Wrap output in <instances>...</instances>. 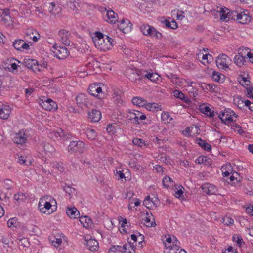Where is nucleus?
<instances>
[{"mask_svg": "<svg viewBox=\"0 0 253 253\" xmlns=\"http://www.w3.org/2000/svg\"><path fill=\"white\" fill-rule=\"evenodd\" d=\"M132 103L139 107H145L146 100L140 97H134L132 99Z\"/></svg>", "mask_w": 253, "mask_h": 253, "instance_id": "c756f323", "label": "nucleus"}, {"mask_svg": "<svg viewBox=\"0 0 253 253\" xmlns=\"http://www.w3.org/2000/svg\"><path fill=\"white\" fill-rule=\"evenodd\" d=\"M102 12H106V16L104 18L105 21L112 24H114L118 21L117 14L112 10H107L106 8H101Z\"/></svg>", "mask_w": 253, "mask_h": 253, "instance_id": "ddd939ff", "label": "nucleus"}, {"mask_svg": "<svg viewBox=\"0 0 253 253\" xmlns=\"http://www.w3.org/2000/svg\"><path fill=\"white\" fill-rule=\"evenodd\" d=\"M163 184L164 186L168 188L173 186V182L170 177L165 176L163 179Z\"/></svg>", "mask_w": 253, "mask_h": 253, "instance_id": "ea45409f", "label": "nucleus"}, {"mask_svg": "<svg viewBox=\"0 0 253 253\" xmlns=\"http://www.w3.org/2000/svg\"><path fill=\"white\" fill-rule=\"evenodd\" d=\"M232 11H230L227 13H225V11H222L220 13V19L224 22H227L230 19H232V15L231 14Z\"/></svg>", "mask_w": 253, "mask_h": 253, "instance_id": "58836bf2", "label": "nucleus"}, {"mask_svg": "<svg viewBox=\"0 0 253 253\" xmlns=\"http://www.w3.org/2000/svg\"><path fill=\"white\" fill-rule=\"evenodd\" d=\"M53 204H56L55 199L51 196L46 195L40 199L38 208L41 212L46 214H50L53 212V210L51 212L48 211V212H47L46 210H49Z\"/></svg>", "mask_w": 253, "mask_h": 253, "instance_id": "f03ea898", "label": "nucleus"}, {"mask_svg": "<svg viewBox=\"0 0 253 253\" xmlns=\"http://www.w3.org/2000/svg\"><path fill=\"white\" fill-rule=\"evenodd\" d=\"M13 46L14 48L18 51L28 50L29 48V45L21 39L15 40L13 42Z\"/></svg>", "mask_w": 253, "mask_h": 253, "instance_id": "dca6fc26", "label": "nucleus"}, {"mask_svg": "<svg viewBox=\"0 0 253 253\" xmlns=\"http://www.w3.org/2000/svg\"><path fill=\"white\" fill-rule=\"evenodd\" d=\"M223 219L224 223L227 225H232L234 223L233 219L229 217H225Z\"/></svg>", "mask_w": 253, "mask_h": 253, "instance_id": "bf43d9fd", "label": "nucleus"}, {"mask_svg": "<svg viewBox=\"0 0 253 253\" xmlns=\"http://www.w3.org/2000/svg\"><path fill=\"white\" fill-rule=\"evenodd\" d=\"M76 102L78 106L82 108H88L89 100L86 95L80 94L76 97Z\"/></svg>", "mask_w": 253, "mask_h": 253, "instance_id": "4468645a", "label": "nucleus"}, {"mask_svg": "<svg viewBox=\"0 0 253 253\" xmlns=\"http://www.w3.org/2000/svg\"><path fill=\"white\" fill-rule=\"evenodd\" d=\"M152 37H156L157 39H161L162 37V34L156 30V29L154 28V31H153L152 35H151Z\"/></svg>", "mask_w": 253, "mask_h": 253, "instance_id": "680f3d73", "label": "nucleus"}, {"mask_svg": "<svg viewBox=\"0 0 253 253\" xmlns=\"http://www.w3.org/2000/svg\"><path fill=\"white\" fill-rule=\"evenodd\" d=\"M235 115V113L233 111L225 110L219 115V117L222 122L226 124L227 122L229 123L233 121V116H234L235 118L237 117Z\"/></svg>", "mask_w": 253, "mask_h": 253, "instance_id": "9b49d317", "label": "nucleus"}, {"mask_svg": "<svg viewBox=\"0 0 253 253\" xmlns=\"http://www.w3.org/2000/svg\"><path fill=\"white\" fill-rule=\"evenodd\" d=\"M86 134L87 138L91 140H94L97 136L96 131L92 129H87L86 131Z\"/></svg>", "mask_w": 253, "mask_h": 253, "instance_id": "79ce46f5", "label": "nucleus"}, {"mask_svg": "<svg viewBox=\"0 0 253 253\" xmlns=\"http://www.w3.org/2000/svg\"><path fill=\"white\" fill-rule=\"evenodd\" d=\"M212 78L215 81L217 82L222 81L223 80V79L221 78V77H224V75L218 73L216 72L215 71L213 72V73L212 74Z\"/></svg>", "mask_w": 253, "mask_h": 253, "instance_id": "8fccbe9b", "label": "nucleus"}, {"mask_svg": "<svg viewBox=\"0 0 253 253\" xmlns=\"http://www.w3.org/2000/svg\"><path fill=\"white\" fill-rule=\"evenodd\" d=\"M137 234H138L137 235V238H138L137 242H138L139 245H141L140 247H142V243L144 241V236L142 234H141L138 232L137 233Z\"/></svg>", "mask_w": 253, "mask_h": 253, "instance_id": "0e129e2a", "label": "nucleus"}, {"mask_svg": "<svg viewBox=\"0 0 253 253\" xmlns=\"http://www.w3.org/2000/svg\"><path fill=\"white\" fill-rule=\"evenodd\" d=\"M31 34H34V32L33 31H29V33H26V36L25 37V38L28 37L29 36H30V38L31 39H32L33 41L34 42H37L38 40L40 39V35H39V33H37V36L36 35H34L33 36V37H31Z\"/></svg>", "mask_w": 253, "mask_h": 253, "instance_id": "603ef678", "label": "nucleus"}, {"mask_svg": "<svg viewBox=\"0 0 253 253\" xmlns=\"http://www.w3.org/2000/svg\"><path fill=\"white\" fill-rule=\"evenodd\" d=\"M92 40L95 47L101 50L106 51L112 47L113 39L100 32L95 33Z\"/></svg>", "mask_w": 253, "mask_h": 253, "instance_id": "f257e3e1", "label": "nucleus"}, {"mask_svg": "<svg viewBox=\"0 0 253 253\" xmlns=\"http://www.w3.org/2000/svg\"><path fill=\"white\" fill-rule=\"evenodd\" d=\"M233 241L235 242L238 247H242L245 244L241 236L239 234H234L232 237Z\"/></svg>", "mask_w": 253, "mask_h": 253, "instance_id": "e433bc0d", "label": "nucleus"}, {"mask_svg": "<svg viewBox=\"0 0 253 253\" xmlns=\"http://www.w3.org/2000/svg\"><path fill=\"white\" fill-rule=\"evenodd\" d=\"M107 131L109 133H114L115 132V128L112 125L109 124L106 128Z\"/></svg>", "mask_w": 253, "mask_h": 253, "instance_id": "69168bd1", "label": "nucleus"}, {"mask_svg": "<svg viewBox=\"0 0 253 253\" xmlns=\"http://www.w3.org/2000/svg\"><path fill=\"white\" fill-rule=\"evenodd\" d=\"M59 36L60 38V41L63 44L68 46L70 45V37L71 34L69 31L64 29L61 30L59 31Z\"/></svg>", "mask_w": 253, "mask_h": 253, "instance_id": "2eb2a0df", "label": "nucleus"}, {"mask_svg": "<svg viewBox=\"0 0 253 253\" xmlns=\"http://www.w3.org/2000/svg\"><path fill=\"white\" fill-rule=\"evenodd\" d=\"M221 170L224 177H228L232 172L231 166L230 164L223 165L221 168Z\"/></svg>", "mask_w": 253, "mask_h": 253, "instance_id": "473e14b6", "label": "nucleus"}, {"mask_svg": "<svg viewBox=\"0 0 253 253\" xmlns=\"http://www.w3.org/2000/svg\"><path fill=\"white\" fill-rule=\"evenodd\" d=\"M136 244H135V246ZM123 247H126L123 249V253H135V245L133 243L129 242V244H125Z\"/></svg>", "mask_w": 253, "mask_h": 253, "instance_id": "7c9ffc66", "label": "nucleus"}, {"mask_svg": "<svg viewBox=\"0 0 253 253\" xmlns=\"http://www.w3.org/2000/svg\"><path fill=\"white\" fill-rule=\"evenodd\" d=\"M140 29L143 35L151 36L154 28L147 24H143L140 26Z\"/></svg>", "mask_w": 253, "mask_h": 253, "instance_id": "5701e85b", "label": "nucleus"}, {"mask_svg": "<svg viewBox=\"0 0 253 253\" xmlns=\"http://www.w3.org/2000/svg\"><path fill=\"white\" fill-rule=\"evenodd\" d=\"M56 136H59L61 138L67 139L69 138V134L65 132L61 129H59L56 133Z\"/></svg>", "mask_w": 253, "mask_h": 253, "instance_id": "09e8293b", "label": "nucleus"}, {"mask_svg": "<svg viewBox=\"0 0 253 253\" xmlns=\"http://www.w3.org/2000/svg\"><path fill=\"white\" fill-rule=\"evenodd\" d=\"M201 87L204 90H207L210 91H214L216 86L211 84L203 83L201 84Z\"/></svg>", "mask_w": 253, "mask_h": 253, "instance_id": "37998d69", "label": "nucleus"}, {"mask_svg": "<svg viewBox=\"0 0 253 253\" xmlns=\"http://www.w3.org/2000/svg\"><path fill=\"white\" fill-rule=\"evenodd\" d=\"M62 239L61 238H55V240L52 241V244L55 247H58L59 245L62 243Z\"/></svg>", "mask_w": 253, "mask_h": 253, "instance_id": "e2e57ef3", "label": "nucleus"}, {"mask_svg": "<svg viewBox=\"0 0 253 253\" xmlns=\"http://www.w3.org/2000/svg\"><path fill=\"white\" fill-rule=\"evenodd\" d=\"M47 6L49 12L53 15L58 14L61 12V8L54 2L49 3Z\"/></svg>", "mask_w": 253, "mask_h": 253, "instance_id": "4be33fe9", "label": "nucleus"}, {"mask_svg": "<svg viewBox=\"0 0 253 253\" xmlns=\"http://www.w3.org/2000/svg\"><path fill=\"white\" fill-rule=\"evenodd\" d=\"M26 198V196L24 194L21 192L15 194L14 199L17 201L18 203H20L24 201Z\"/></svg>", "mask_w": 253, "mask_h": 253, "instance_id": "49530a36", "label": "nucleus"}, {"mask_svg": "<svg viewBox=\"0 0 253 253\" xmlns=\"http://www.w3.org/2000/svg\"><path fill=\"white\" fill-rule=\"evenodd\" d=\"M200 111L206 115L207 116L210 117H213L214 116V112L213 110H211V108L206 105L205 104H203L200 105L199 107Z\"/></svg>", "mask_w": 253, "mask_h": 253, "instance_id": "412c9836", "label": "nucleus"}, {"mask_svg": "<svg viewBox=\"0 0 253 253\" xmlns=\"http://www.w3.org/2000/svg\"><path fill=\"white\" fill-rule=\"evenodd\" d=\"M196 143L204 150L209 151L211 150V145L200 138L196 139Z\"/></svg>", "mask_w": 253, "mask_h": 253, "instance_id": "cd10ccee", "label": "nucleus"}, {"mask_svg": "<svg viewBox=\"0 0 253 253\" xmlns=\"http://www.w3.org/2000/svg\"><path fill=\"white\" fill-rule=\"evenodd\" d=\"M37 64V61L32 59H25L23 64L29 69L34 70V67Z\"/></svg>", "mask_w": 253, "mask_h": 253, "instance_id": "f704fd0d", "label": "nucleus"}, {"mask_svg": "<svg viewBox=\"0 0 253 253\" xmlns=\"http://www.w3.org/2000/svg\"><path fill=\"white\" fill-rule=\"evenodd\" d=\"M64 190L67 194L71 195L74 193L75 189L69 185H66L64 187Z\"/></svg>", "mask_w": 253, "mask_h": 253, "instance_id": "6e6d98bb", "label": "nucleus"}, {"mask_svg": "<svg viewBox=\"0 0 253 253\" xmlns=\"http://www.w3.org/2000/svg\"><path fill=\"white\" fill-rule=\"evenodd\" d=\"M143 205L148 209L153 208V200L149 196H147L143 201Z\"/></svg>", "mask_w": 253, "mask_h": 253, "instance_id": "a18cd8bd", "label": "nucleus"}, {"mask_svg": "<svg viewBox=\"0 0 253 253\" xmlns=\"http://www.w3.org/2000/svg\"><path fill=\"white\" fill-rule=\"evenodd\" d=\"M27 139L24 131L20 130L19 133H16L14 137V142L18 144H23L25 143Z\"/></svg>", "mask_w": 253, "mask_h": 253, "instance_id": "aec40b11", "label": "nucleus"}, {"mask_svg": "<svg viewBox=\"0 0 253 253\" xmlns=\"http://www.w3.org/2000/svg\"><path fill=\"white\" fill-rule=\"evenodd\" d=\"M88 118L93 122H98L101 118L100 111L96 109H92L91 112L88 113Z\"/></svg>", "mask_w": 253, "mask_h": 253, "instance_id": "6ab92c4d", "label": "nucleus"}, {"mask_svg": "<svg viewBox=\"0 0 253 253\" xmlns=\"http://www.w3.org/2000/svg\"><path fill=\"white\" fill-rule=\"evenodd\" d=\"M159 76L157 74L148 72L147 71H143V79L146 78L150 80L155 82L158 80Z\"/></svg>", "mask_w": 253, "mask_h": 253, "instance_id": "72a5a7b5", "label": "nucleus"}, {"mask_svg": "<svg viewBox=\"0 0 253 253\" xmlns=\"http://www.w3.org/2000/svg\"><path fill=\"white\" fill-rule=\"evenodd\" d=\"M145 108L151 111H158L159 110H161V105L159 104L156 103H146Z\"/></svg>", "mask_w": 253, "mask_h": 253, "instance_id": "393cba45", "label": "nucleus"}, {"mask_svg": "<svg viewBox=\"0 0 253 253\" xmlns=\"http://www.w3.org/2000/svg\"><path fill=\"white\" fill-rule=\"evenodd\" d=\"M231 14L233 20H236L239 23L242 24H247L251 20V17L248 14L247 11H241L239 12L235 10L232 11Z\"/></svg>", "mask_w": 253, "mask_h": 253, "instance_id": "7ed1b4c3", "label": "nucleus"}, {"mask_svg": "<svg viewBox=\"0 0 253 253\" xmlns=\"http://www.w3.org/2000/svg\"><path fill=\"white\" fill-rule=\"evenodd\" d=\"M52 51L54 56L56 57L59 59H64L68 56L69 52L66 47L63 46H56V45H54L52 47Z\"/></svg>", "mask_w": 253, "mask_h": 253, "instance_id": "423d86ee", "label": "nucleus"}, {"mask_svg": "<svg viewBox=\"0 0 253 253\" xmlns=\"http://www.w3.org/2000/svg\"><path fill=\"white\" fill-rule=\"evenodd\" d=\"M85 148V144L81 141H71L68 147V151L82 153Z\"/></svg>", "mask_w": 253, "mask_h": 253, "instance_id": "6e6552de", "label": "nucleus"}, {"mask_svg": "<svg viewBox=\"0 0 253 253\" xmlns=\"http://www.w3.org/2000/svg\"><path fill=\"white\" fill-rule=\"evenodd\" d=\"M84 244L87 246L88 249L92 251H96L98 248V242L94 239H88L85 238Z\"/></svg>", "mask_w": 253, "mask_h": 253, "instance_id": "a211bd4d", "label": "nucleus"}, {"mask_svg": "<svg viewBox=\"0 0 253 253\" xmlns=\"http://www.w3.org/2000/svg\"><path fill=\"white\" fill-rule=\"evenodd\" d=\"M174 96L176 98H179L181 100H184L185 99V95L182 92L178 90H175L174 91Z\"/></svg>", "mask_w": 253, "mask_h": 253, "instance_id": "4d7b16f0", "label": "nucleus"}, {"mask_svg": "<svg viewBox=\"0 0 253 253\" xmlns=\"http://www.w3.org/2000/svg\"><path fill=\"white\" fill-rule=\"evenodd\" d=\"M246 95L250 98H253V87L250 84H246Z\"/></svg>", "mask_w": 253, "mask_h": 253, "instance_id": "3c124183", "label": "nucleus"}, {"mask_svg": "<svg viewBox=\"0 0 253 253\" xmlns=\"http://www.w3.org/2000/svg\"><path fill=\"white\" fill-rule=\"evenodd\" d=\"M54 168L58 170L60 172H62L65 170V167L63 165V164H60L59 163H56L54 165Z\"/></svg>", "mask_w": 253, "mask_h": 253, "instance_id": "052dcab7", "label": "nucleus"}, {"mask_svg": "<svg viewBox=\"0 0 253 253\" xmlns=\"http://www.w3.org/2000/svg\"><path fill=\"white\" fill-rule=\"evenodd\" d=\"M195 162L198 164H204L207 166H210L211 164V159L205 156L198 157L196 159Z\"/></svg>", "mask_w": 253, "mask_h": 253, "instance_id": "bb28decb", "label": "nucleus"}, {"mask_svg": "<svg viewBox=\"0 0 253 253\" xmlns=\"http://www.w3.org/2000/svg\"><path fill=\"white\" fill-rule=\"evenodd\" d=\"M154 168L157 171V172L162 174H163L164 171L163 169L164 168L161 165H156L154 167Z\"/></svg>", "mask_w": 253, "mask_h": 253, "instance_id": "774afa93", "label": "nucleus"}, {"mask_svg": "<svg viewBox=\"0 0 253 253\" xmlns=\"http://www.w3.org/2000/svg\"><path fill=\"white\" fill-rule=\"evenodd\" d=\"M201 188L203 192L208 195H220L217 188L213 184L205 183L201 186Z\"/></svg>", "mask_w": 253, "mask_h": 253, "instance_id": "f8f14e48", "label": "nucleus"}, {"mask_svg": "<svg viewBox=\"0 0 253 253\" xmlns=\"http://www.w3.org/2000/svg\"><path fill=\"white\" fill-rule=\"evenodd\" d=\"M234 103L240 109H242L244 107V98L241 96H237L234 99Z\"/></svg>", "mask_w": 253, "mask_h": 253, "instance_id": "a19ab883", "label": "nucleus"}, {"mask_svg": "<svg viewBox=\"0 0 253 253\" xmlns=\"http://www.w3.org/2000/svg\"><path fill=\"white\" fill-rule=\"evenodd\" d=\"M43 149L46 153H51L54 151L53 147L49 143L45 144Z\"/></svg>", "mask_w": 253, "mask_h": 253, "instance_id": "864d4df0", "label": "nucleus"}, {"mask_svg": "<svg viewBox=\"0 0 253 253\" xmlns=\"http://www.w3.org/2000/svg\"><path fill=\"white\" fill-rule=\"evenodd\" d=\"M234 63L238 66L241 67L246 62L245 56H243L241 53L238 52V55H236L234 58Z\"/></svg>", "mask_w": 253, "mask_h": 253, "instance_id": "2f4dec72", "label": "nucleus"}, {"mask_svg": "<svg viewBox=\"0 0 253 253\" xmlns=\"http://www.w3.org/2000/svg\"><path fill=\"white\" fill-rule=\"evenodd\" d=\"M0 18V21L3 22L4 24L8 25H10V22L11 21V18L10 16H7V15H6V16H2Z\"/></svg>", "mask_w": 253, "mask_h": 253, "instance_id": "5fc2aeb1", "label": "nucleus"}, {"mask_svg": "<svg viewBox=\"0 0 253 253\" xmlns=\"http://www.w3.org/2000/svg\"><path fill=\"white\" fill-rule=\"evenodd\" d=\"M146 217L144 219V223L147 227H155L156 224L154 221V218L153 215L151 213L150 215L147 213Z\"/></svg>", "mask_w": 253, "mask_h": 253, "instance_id": "a878e982", "label": "nucleus"}, {"mask_svg": "<svg viewBox=\"0 0 253 253\" xmlns=\"http://www.w3.org/2000/svg\"><path fill=\"white\" fill-rule=\"evenodd\" d=\"M44 66H42V65L39 64L38 63V62H37V64H36V65L35 66L34 70H33V71L35 72V70H37L38 71H42V68H45L47 66V64H44Z\"/></svg>", "mask_w": 253, "mask_h": 253, "instance_id": "338daca9", "label": "nucleus"}, {"mask_svg": "<svg viewBox=\"0 0 253 253\" xmlns=\"http://www.w3.org/2000/svg\"><path fill=\"white\" fill-rule=\"evenodd\" d=\"M128 79L132 82L140 81L143 79V71L131 69L127 73Z\"/></svg>", "mask_w": 253, "mask_h": 253, "instance_id": "1a4fd4ad", "label": "nucleus"}, {"mask_svg": "<svg viewBox=\"0 0 253 253\" xmlns=\"http://www.w3.org/2000/svg\"><path fill=\"white\" fill-rule=\"evenodd\" d=\"M10 113L11 108L9 106H5L0 109V118L2 119H7Z\"/></svg>", "mask_w": 253, "mask_h": 253, "instance_id": "b1692460", "label": "nucleus"}, {"mask_svg": "<svg viewBox=\"0 0 253 253\" xmlns=\"http://www.w3.org/2000/svg\"><path fill=\"white\" fill-rule=\"evenodd\" d=\"M66 213L71 218L75 219L77 217H80V213L75 207L68 208L66 211Z\"/></svg>", "mask_w": 253, "mask_h": 253, "instance_id": "c85d7f7f", "label": "nucleus"}, {"mask_svg": "<svg viewBox=\"0 0 253 253\" xmlns=\"http://www.w3.org/2000/svg\"><path fill=\"white\" fill-rule=\"evenodd\" d=\"M88 92L92 96L99 99H103L105 96V94L103 93L100 84L97 83L90 84L88 89Z\"/></svg>", "mask_w": 253, "mask_h": 253, "instance_id": "39448f33", "label": "nucleus"}, {"mask_svg": "<svg viewBox=\"0 0 253 253\" xmlns=\"http://www.w3.org/2000/svg\"><path fill=\"white\" fill-rule=\"evenodd\" d=\"M80 221L85 228L88 227L92 223L91 219L87 216H82L80 217Z\"/></svg>", "mask_w": 253, "mask_h": 253, "instance_id": "c9c22d12", "label": "nucleus"}, {"mask_svg": "<svg viewBox=\"0 0 253 253\" xmlns=\"http://www.w3.org/2000/svg\"><path fill=\"white\" fill-rule=\"evenodd\" d=\"M232 129L234 130L235 131L237 132L239 134H242L244 133V131L242 130L241 127L239 125H235L232 126Z\"/></svg>", "mask_w": 253, "mask_h": 253, "instance_id": "13d9d810", "label": "nucleus"}, {"mask_svg": "<svg viewBox=\"0 0 253 253\" xmlns=\"http://www.w3.org/2000/svg\"><path fill=\"white\" fill-rule=\"evenodd\" d=\"M132 142L134 145H137L140 147L146 145L145 142L143 139L138 138H134L132 140Z\"/></svg>", "mask_w": 253, "mask_h": 253, "instance_id": "de8ad7c7", "label": "nucleus"}, {"mask_svg": "<svg viewBox=\"0 0 253 253\" xmlns=\"http://www.w3.org/2000/svg\"><path fill=\"white\" fill-rule=\"evenodd\" d=\"M123 247L119 245L112 246L109 250L108 253H123Z\"/></svg>", "mask_w": 253, "mask_h": 253, "instance_id": "4c0bfd02", "label": "nucleus"}, {"mask_svg": "<svg viewBox=\"0 0 253 253\" xmlns=\"http://www.w3.org/2000/svg\"><path fill=\"white\" fill-rule=\"evenodd\" d=\"M161 118L162 121H166V123H170V122L173 119L168 112L164 111L162 113Z\"/></svg>", "mask_w": 253, "mask_h": 253, "instance_id": "c03bdc74", "label": "nucleus"}, {"mask_svg": "<svg viewBox=\"0 0 253 253\" xmlns=\"http://www.w3.org/2000/svg\"><path fill=\"white\" fill-rule=\"evenodd\" d=\"M230 58L226 54L219 55L216 60V64L219 68L226 69L229 67V63L231 62Z\"/></svg>", "mask_w": 253, "mask_h": 253, "instance_id": "0eeeda50", "label": "nucleus"}, {"mask_svg": "<svg viewBox=\"0 0 253 253\" xmlns=\"http://www.w3.org/2000/svg\"><path fill=\"white\" fill-rule=\"evenodd\" d=\"M39 103L42 108L47 111H53L57 108V105L56 102L51 99L40 100Z\"/></svg>", "mask_w": 253, "mask_h": 253, "instance_id": "9d476101", "label": "nucleus"}, {"mask_svg": "<svg viewBox=\"0 0 253 253\" xmlns=\"http://www.w3.org/2000/svg\"><path fill=\"white\" fill-rule=\"evenodd\" d=\"M127 117L132 123L136 125L140 124L141 121L146 118L145 115L137 110L129 111Z\"/></svg>", "mask_w": 253, "mask_h": 253, "instance_id": "20e7f679", "label": "nucleus"}, {"mask_svg": "<svg viewBox=\"0 0 253 253\" xmlns=\"http://www.w3.org/2000/svg\"><path fill=\"white\" fill-rule=\"evenodd\" d=\"M132 25L129 20L127 19H122L120 24L118 25L119 29L125 33L130 31L132 28Z\"/></svg>", "mask_w": 253, "mask_h": 253, "instance_id": "f3484780", "label": "nucleus"}]
</instances>
